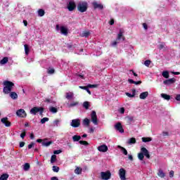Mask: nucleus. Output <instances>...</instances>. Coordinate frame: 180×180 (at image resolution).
Segmentation results:
<instances>
[{
    "mask_svg": "<svg viewBox=\"0 0 180 180\" xmlns=\"http://www.w3.org/2000/svg\"><path fill=\"white\" fill-rule=\"evenodd\" d=\"M4 88H3V92L6 95H8L12 92V88L15 86V83L9 81V80H6L3 82Z\"/></svg>",
    "mask_w": 180,
    "mask_h": 180,
    "instance_id": "obj_1",
    "label": "nucleus"
},
{
    "mask_svg": "<svg viewBox=\"0 0 180 180\" xmlns=\"http://www.w3.org/2000/svg\"><path fill=\"white\" fill-rule=\"evenodd\" d=\"M144 156L146 157V158L150 159V152H148V150L145 147H142L141 148V153H138V158L140 161H143V160H144Z\"/></svg>",
    "mask_w": 180,
    "mask_h": 180,
    "instance_id": "obj_2",
    "label": "nucleus"
},
{
    "mask_svg": "<svg viewBox=\"0 0 180 180\" xmlns=\"http://www.w3.org/2000/svg\"><path fill=\"white\" fill-rule=\"evenodd\" d=\"M77 11L84 13V12H86L88 11V3L86 1H82L77 4Z\"/></svg>",
    "mask_w": 180,
    "mask_h": 180,
    "instance_id": "obj_3",
    "label": "nucleus"
},
{
    "mask_svg": "<svg viewBox=\"0 0 180 180\" xmlns=\"http://www.w3.org/2000/svg\"><path fill=\"white\" fill-rule=\"evenodd\" d=\"M39 115H43V112H44V108H41V107H34L32 108L30 111V113H31V115H37V113H39Z\"/></svg>",
    "mask_w": 180,
    "mask_h": 180,
    "instance_id": "obj_4",
    "label": "nucleus"
},
{
    "mask_svg": "<svg viewBox=\"0 0 180 180\" xmlns=\"http://www.w3.org/2000/svg\"><path fill=\"white\" fill-rule=\"evenodd\" d=\"M91 120L95 126H98V115H96V112L95 110H93L91 113Z\"/></svg>",
    "mask_w": 180,
    "mask_h": 180,
    "instance_id": "obj_5",
    "label": "nucleus"
},
{
    "mask_svg": "<svg viewBox=\"0 0 180 180\" xmlns=\"http://www.w3.org/2000/svg\"><path fill=\"white\" fill-rule=\"evenodd\" d=\"M101 179L108 180V179H110V176H112V173H110L109 171L101 172Z\"/></svg>",
    "mask_w": 180,
    "mask_h": 180,
    "instance_id": "obj_6",
    "label": "nucleus"
},
{
    "mask_svg": "<svg viewBox=\"0 0 180 180\" xmlns=\"http://www.w3.org/2000/svg\"><path fill=\"white\" fill-rule=\"evenodd\" d=\"M67 8L69 12H72V11H75V8H77V4H75L74 1H69Z\"/></svg>",
    "mask_w": 180,
    "mask_h": 180,
    "instance_id": "obj_7",
    "label": "nucleus"
},
{
    "mask_svg": "<svg viewBox=\"0 0 180 180\" xmlns=\"http://www.w3.org/2000/svg\"><path fill=\"white\" fill-rule=\"evenodd\" d=\"M1 122L6 127H11L12 126V123L8 120V117H3L1 120Z\"/></svg>",
    "mask_w": 180,
    "mask_h": 180,
    "instance_id": "obj_8",
    "label": "nucleus"
},
{
    "mask_svg": "<svg viewBox=\"0 0 180 180\" xmlns=\"http://www.w3.org/2000/svg\"><path fill=\"white\" fill-rule=\"evenodd\" d=\"M70 126L72 127H79L81 126V120L79 119L72 120Z\"/></svg>",
    "mask_w": 180,
    "mask_h": 180,
    "instance_id": "obj_9",
    "label": "nucleus"
},
{
    "mask_svg": "<svg viewBox=\"0 0 180 180\" xmlns=\"http://www.w3.org/2000/svg\"><path fill=\"white\" fill-rule=\"evenodd\" d=\"M16 115L18 116V117H26L27 116L26 111H25L23 109L18 110Z\"/></svg>",
    "mask_w": 180,
    "mask_h": 180,
    "instance_id": "obj_10",
    "label": "nucleus"
},
{
    "mask_svg": "<svg viewBox=\"0 0 180 180\" xmlns=\"http://www.w3.org/2000/svg\"><path fill=\"white\" fill-rule=\"evenodd\" d=\"M120 178L121 180H126V170L123 168L120 169Z\"/></svg>",
    "mask_w": 180,
    "mask_h": 180,
    "instance_id": "obj_11",
    "label": "nucleus"
},
{
    "mask_svg": "<svg viewBox=\"0 0 180 180\" xmlns=\"http://www.w3.org/2000/svg\"><path fill=\"white\" fill-rule=\"evenodd\" d=\"M115 129L120 131V133H124V129H123V126H122V123L117 122L115 125Z\"/></svg>",
    "mask_w": 180,
    "mask_h": 180,
    "instance_id": "obj_12",
    "label": "nucleus"
},
{
    "mask_svg": "<svg viewBox=\"0 0 180 180\" xmlns=\"http://www.w3.org/2000/svg\"><path fill=\"white\" fill-rule=\"evenodd\" d=\"M98 150L101 153H106V151H108L109 150V148H108V146L103 144V145L98 146Z\"/></svg>",
    "mask_w": 180,
    "mask_h": 180,
    "instance_id": "obj_13",
    "label": "nucleus"
},
{
    "mask_svg": "<svg viewBox=\"0 0 180 180\" xmlns=\"http://www.w3.org/2000/svg\"><path fill=\"white\" fill-rule=\"evenodd\" d=\"M92 5H93L94 9H100L101 11H102V9H103V5L101 4H98V2H96V1L93 2Z\"/></svg>",
    "mask_w": 180,
    "mask_h": 180,
    "instance_id": "obj_14",
    "label": "nucleus"
},
{
    "mask_svg": "<svg viewBox=\"0 0 180 180\" xmlns=\"http://www.w3.org/2000/svg\"><path fill=\"white\" fill-rule=\"evenodd\" d=\"M176 81V79H175V78H172V79L165 80L163 82V84L165 85H171V84H175Z\"/></svg>",
    "mask_w": 180,
    "mask_h": 180,
    "instance_id": "obj_15",
    "label": "nucleus"
},
{
    "mask_svg": "<svg viewBox=\"0 0 180 180\" xmlns=\"http://www.w3.org/2000/svg\"><path fill=\"white\" fill-rule=\"evenodd\" d=\"M123 33H124L123 30H120V32L117 37V40H121V39H122L123 41H124V40H126V37H124V36H123Z\"/></svg>",
    "mask_w": 180,
    "mask_h": 180,
    "instance_id": "obj_16",
    "label": "nucleus"
},
{
    "mask_svg": "<svg viewBox=\"0 0 180 180\" xmlns=\"http://www.w3.org/2000/svg\"><path fill=\"white\" fill-rule=\"evenodd\" d=\"M60 33L67 36L68 34V30L65 27H60Z\"/></svg>",
    "mask_w": 180,
    "mask_h": 180,
    "instance_id": "obj_17",
    "label": "nucleus"
},
{
    "mask_svg": "<svg viewBox=\"0 0 180 180\" xmlns=\"http://www.w3.org/2000/svg\"><path fill=\"white\" fill-rule=\"evenodd\" d=\"M148 96V91L142 92V93L139 95L140 99H146Z\"/></svg>",
    "mask_w": 180,
    "mask_h": 180,
    "instance_id": "obj_18",
    "label": "nucleus"
},
{
    "mask_svg": "<svg viewBox=\"0 0 180 180\" xmlns=\"http://www.w3.org/2000/svg\"><path fill=\"white\" fill-rule=\"evenodd\" d=\"M143 143H150V141H153V138L151 137H143L142 138Z\"/></svg>",
    "mask_w": 180,
    "mask_h": 180,
    "instance_id": "obj_19",
    "label": "nucleus"
},
{
    "mask_svg": "<svg viewBox=\"0 0 180 180\" xmlns=\"http://www.w3.org/2000/svg\"><path fill=\"white\" fill-rule=\"evenodd\" d=\"M24 49H25V53L26 56H29V53L30 52V48H29V45L25 44L24 45Z\"/></svg>",
    "mask_w": 180,
    "mask_h": 180,
    "instance_id": "obj_20",
    "label": "nucleus"
},
{
    "mask_svg": "<svg viewBox=\"0 0 180 180\" xmlns=\"http://www.w3.org/2000/svg\"><path fill=\"white\" fill-rule=\"evenodd\" d=\"M158 175L160 176V178H165V173H164V171H162L161 169L158 170Z\"/></svg>",
    "mask_w": 180,
    "mask_h": 180,
    "instance_id": "obj_21",
    "label": "nucleus"
},
{
    "mask_svg": "<svg viewBox=\"0 0 180 180\" xmlns=\"http://www.w3.org/2000/svg\"><path fill=\"white\" fill-rule=\"evenodd\" d=\"M10 97L11 99H18V94L15 91L10 92Z\"/></svg>",
    "mask_w": 180,
    "mask_h": 180,
    "instance_id": "obj_22",
    "label": "nucleus"
},
{
    "mask_svg": "<svg viewBox=\"0 0 180 180\" xmlns=\"http://www.w3.org/2000/svg\"><path fill=\"white\" fill-rule=\"evenodd\" d=\"M73 97H74V93L72 92L66 93V96H65L66 99H72Z\"/></svg>",
    "mask_w": 180,
    "mask_h": 180,
    "instance_id": "obj_23",
    "label": "nucleus"
},
{
    "mask_svg": "<svg viewBox=\"0 0 180 180\" xmlns=\"http://www.w3.org/2000/svg\"><path fill=\"white\" fill-rule=\"evenodd\" d=\"M161 96L163 98V99H165V101H169V99H171V96L167 94H161Z\"/></svg>",
    "mask_w": 180,
    "mask_h": 180,
    "instance_id": "obj_24",
    "label": "nucleus"
},
{
    "mask_svg": "<svg viewBox=\"0 0 180 180\" xmlns=\"http://www.w3.org/2000/svg\"><path fill=\"white\" fill-rule=\"evenodd\" d=\"M54 142H53V141H50L48 142H42V146H44V147H49V146H51V144H53Z\"/></svg>",
    "mask_w": 180,
    "mask_h": 180,
    "instance_id": "obj_25",
    "label": "nucleus"
},
{
    "mask_svg": "<svg viewBox=\"0 0 180 180\" xmlns=\"http://www.w3.org/2000/svg\"><path fill=\"white\" fill-rule=\"evenodd\" d=\"M8 178H9V174H3L0 176V180H8Z\"/></svg>",
    "mask_w": 180,
    "mask_h": 180,
    "instance_id": "obj_26",
    "label": "nucleus"
},
{
    "mask_svg": "<svg viewBox=\"0 0 180 180\" xmlns=\"http://www.w3.org/2000/svg\"><path fill=\"white\" fill-rule=\"evenodd\" d=\"M8 57H4V58H3V59L0 61V64H1V65H4L6 64V63H8Z\"/></svg>",
    "mask_w": 180,
    "mask_h": 180,
    "instance_id": "obj_27",
    "label": "nucleus"
},
{
    "mask_svg": "<svg viewBox=\"0 0 180 180\" xmlns=\"http://www.w3.org/2000/svg\"><path fill=\"white\" fill-rule=\"evenodd\" d=\"M45 13H46V12L44 11V9L39 8V9L38 10V16L41 17V16H43L44 15H45Z\"/></svg>",
    "mask_w": 180,
    "mask_h": 180,
    "instance_id": "obj_28",
    "label": "nucleus"
},
{
    "mask_svg": "<svg viewBox=\"0 0 180 180\" xmlns=\"http://www.w3.org/2000/svg\"><path fill=\"white\" fill-rule=\"evenodd\" d=\"M75 173L77 175H80V174H82V169L81 167H77L75 169Z\"/></svg>",
    "mask_w": 180,
    "mask_h": 180,
    "instance_id": "obj_29",
    "label": "nucleus"
},
{
    "mask_svg": "<svg viewBox=\"0 0 180 180\" xmlns=\"http://www.w3.org/2000/svg\"><path fill=\"white\" fill-rule=\"evenodd\" d=\"M29 169H30V164L29 163H25L23 165V170L24 171H29Z\"/></svg>",
    "mask_w": 180,
    "mask_h": 180,
    "instance_id": "obj_30",
    "label": "nucleus"
},
{
    "mask_svg": "<svg viewBox=\"0 0 180 180\" xmlns=\"http://www.w3.org/2000/svg\"><path fill=\"white\" fill-rule=\"evenodd\" d=\"M49 111L51 113H57V112H58V109H57V108H55V107H50Z\"/></svg>",
    "mask_w": 180,
    "mask_h": 180,
    "instance_id": "obj_31",
    "label": "nucleus"
},
{
    "mask_svg": "<svg viewBox=\"0 0 180 180\" xmlns=\"http://www.w3.org/2000/svg\"><path fill=\"white\" fill-rule=\"evenodd\" d=\"M57 161V155H52L51 158V163L54 164Z\"/></svg>",
    "mask_w": 180,
    "mask_h": 180,
    "instance_id": "obj_32",
    "label": "nucleus"
},
{
    "mask_svg": "<svg viewBox=\"0 0 180 180\" xmlns=\"http://www.w3.org/2000/svg\"><path fill=\"white\" fill-rule=\"evenodd\" d=\"M73 141H79L81 140V136L75 135L72 136Z\"/></svg>",
    "mask_w": 180,
    "mask_h": 180,
    "instance_id": "obj_33",
    "label": "nucleus"
},
{
    "mask_svg": "<svg viewBox=\"0 0 180 180\" xmlns=\"http://www.w3.org/2000/svg\"><path fill=\"white\" fill-rule=\"evenodd\" d=\"M83 108H84V109H86V110H88V109H89V102L84 101L83 103Z\"/></svg>",
    "mask_w": 180,
    "mask_h": 180,
    "instance_id": "obj_34",
    "label": "nucleus"
},
{
    "mask_svg": "<svg viewBox=\"0 0 180 180\" xmlns=\"http://www.w3.org/2000/svg\"><path fill=\"white\" fill-rule=\"evenodd\" d=\"M89 123H91V120H89V119H88V118H85L83 120V124L84 126H89Z\"/></svg>",
    "mask_w": 180,
    "mask_h": 180,
    "instance_id": "obj_35",
    "label": "nucleus"
},
{
    "mask_svg": "<svg viewBox=\"0 0 180 180\" xmlns=\"http://www.w3.org/2000/svg\"><path fill=\"white\" fill-rule=\"evenodd\" d=\"M162 75L164 78H169V72L168 71L162 72Z\"/></svg>",
    "mask_w": 180,
    "mask_h": 180,
    "instance_id": "obj_36",
    "label": "nucleus"
},
{
    "mask_svg": "<svg viewBox=\"0 0 180 180\" xmlns=\"http://www.w3.org/2000/svg\"><path fill=\"white\" fill-rule=\"evenodd\" d=\"M128 144H136V138H130L128 141Z\"/></svg>",
    "mask_w": 180,
    "mask_h": 180,
    "instance_id": "obj_37",
    "label": "nucleus"
},
{
    "mask_svg": "<svg viewBox=\"0 0 180 180\" xmlns=\"http://www.w3.org/2000/svg\"><path fill=\"white\" fill-rule=\"evenodd\" d=\"M118 147H119V148L121 149L124 155H127L128 153H127V150H126V148H124V147H122L120 146Z\"/></svg>",
    "mask_w": 180,
    "mask_h": 180,
    "instance_id": "obj_38",
    "label": "nucleus"
},
{
    "mask_svg": "<svg viewBox=\"0 0 180 180\" xmlns=\"http://www.w3.org/2000/svg\"><path fill=\"white\" fill-rule=\"evenodd\" d=\"M54 72H56V70H54V68H49L47 70V73L51 75L54 74Z\"/></svg>",
    "mask_w": 180,
    "mask_h": 180,
    "instance_id": "obj_39",
    "label": "nucleus"
},
{
    "mask_svg": "<svg viewBox=\"0 0 180 180\" xmlns=\"http://www.w3.org/2000/svg\"><path fill=\"white\" fill-rule=\"evenodd\" d=\"M79 143L82 146H89V143H88L86 141H79Z\"/></svg>",
    "mask_w": 180,
    "mask_h": 180,
    "instance_id": "obj_40",
    "label": "nucleus"
},
{
    "mask_svg": "<svg viewBox=\"0 0 180 180\" xmlns=\"http://www.w3.org/2000/svg\"><path fill=\"white\" fill-rule=\"evenodd\" d=\"M49 120H50L49 117H44L41 120V124H44V123H46V122H49Z\"/></svg>",
    "mask_w": 180,
    "mask_h": 180,
    "instance_id": "obj_41",
    "label": "nucleus"
},
{
    "mask_svg": "<svg viewBox=\"0 0 180 180\" xmlns=\"http://www.w3.org/2000/svg\"><path fill=\"white\" fill-rule=\"evenodd\" d=\"M52 170L53 172H58V171H60V167H58V166H53Z\"/></svg>",
    "mask_w": 180,
    "mask_h": 180,
    "instance_id": "obj_42",
    "label": "nucleus"
},
{
    "mask_svg": "<svg viewBox=\"0 0 180 180\" xmlns=\"http://www.w3.org/2000/svg\"><path fill=\"white\" fill-rule=\"evenodd\" d=\"M150 64H151V60H145L144 65H146V67H150Z\"/></svg>",
    "mask_w": 180,
    "mask_h": 180,
    "instance_id": "obj_43",
    "label": "nucleus"
},
{
    "mask_svg": "<svg viewBox=\"0 0 180 180\" xmlns=\"http://www.w3.org/2000/svg\"><path fill=\"white\" fill-rule=\"evenodd\" d=\"M88 88H96L98 86V84H87Z\"/></svg>",
    "mask_w": 180,
    "mask_h": 180,
    "instance_id": "obj_44",
    "label": "nucleus"
},
{
    "mask_svg": "<svg viewBox=\"0 0 180 180\" xmlns=\"http://www.w3.org/2000/svg\"><path fill=\"white\" fill-rule=\"evenodd\" d=\"M78 103H79L78 101H76V102L70 103V108H72L74 106H77V105H78Z\"/></svg>",
    "mask_w": 180,
    "mask_h": 180,
    "instance_id": "obj_45",
    "label": "nucleus"
},
{
    "mask_svg": "<svg viewBox=\"0 0 180 180\" xmlns=\"http://www.w3.org/2000/svg\"><path fill=\"white\" fill-rule=\"evenodd\" d=\"M34 146V142H31L29 145H28V149L30 150V148H33V146Z\"/></svg>",
    "mask_w": 180,
    "mask_h": 180,
    "instance_id": "obj_46",
    "label": "nucleus"
},
{
    "mask_svg": "<svg viewBox=\"0 0 180 180\" xmlns=\"http://www.w3.org/2000/svg\"><path fill=\"white\" fill-rule=\"evenodd\" d=\"M164 47H165V44H161L158 46L159 50H162V49H164Z\"/></svg>",
    "mask_w": 180,
    "mask_h": 180,
    "instance_id": "obj_47",
    "label": "nucleus"
},
{
    "mask_svg": "<svg viewBox=\"0 0 180 180\" xmlns=\"http://www.w3.org/2000/svg\"><path fill=\"white\" fill-rule=\"evenodd\" d=\"M126 96H128V98H134V95L130 94V93H125Z\"/></svg>",
    "mask_w": 180,
    "mask_h": 180,
    "instance_id": "obj_48",
    "label": "nucleus"
},
{
    "mask_svg": "<svg viewBox=\"0 0 180 180\" xmlns=\"http://www.w3.org/2000/svg\"><path fill=\"white\" fill-rule=\"evenodd\" d=\"M46 140H47V139H44V140L41 139H37V143H43V141H46Z\"/></svg>",
    "mask_w": 180,
    "mask_h": 180,
    "instance_id": "obj_49",
    "label": "nucleus"
},
{
    "mask_svg": "<svg viewBox=\"0 0 180 180\" xmlns=\"http://www.w3.org/2000/svg\"><path fill=\"white\" fill-rule=\"evenodd\" d=\"M89 34H90L89 32H84L83 33V36H84V37H88L89 36Z\"/></svg>",
    "mask_w": 180,
    "mask_h": 180,
    "instance_id": "obj_50",
    "label": "nucleus"
},
{
    "mask_svg": "<svg viewBox=\"0 0 180 180\" xmlns=\"http://www.w3.org/2000/svg\"><path fill=\"white\" fill-rule=\"evenodd\" d=\"M119 112L121 115H123V113H124V108H120Z\"/></svg>",
    "mask_w": 180,
    "mask_h": 180,
    "instance_id": "obj_51",
    "label": "nucleus"
},
{
    "mask_svg": "<svg viewBox=\"0 0 180 180\" xmlns=\"http://www.w3.org/2000/svg\"><path fill=\"white\" fill-rule=\"evenodd\" d=\"M61 153H62L61 150H57L53 151V154H55V155L61 154Z\"/></svg>",
    "mask_w": 180,
    "mask_h": 180,
    "instance_id": "obj_52",
    "label": "nucleus"
},
{
    "mask_svg": "<svg viewBox=\"0 0 180 180\" xmlns=\"http://www.w3.org/2000/svg\"><path fill=\"white\" fill-rule=\"evenodd\" d=\"M169 178H173L174 176V170H171L169 173Z\"/></svg>",
    "mask_w": 180,
    "mask_h": 180,
    "instance_id": "obj_53",
    "label": "nucleus"
},
{
    "mask_svg": "<svg viewBox=\"0 0 180 180\" xmlns=\"http://www.w3.org/2000/svg\"><path fill=\"white\" fill-rule=\"evenodd\" d=\"M111 46H112V47L117 46V41H114L111 42Z\"/></svg>",
    "mask_w": 180,
    "mask_h": 180,
    "instance_id": "obj_54",
    "label": "nucleus"
},
{
    "mask_svg": "<svg viewBox=\"0 0 180 180\" xmlns=\"http://www.w3.org/2000/svg\"><path fill=\"white\" fill-rule=\"evenodd\" d=\"M79 88L80 89H84V91H86V89L88 88V86H79Z\"/></svg>",
    "mask_w": 180,
    "mask_h": 180,
    "instance_id": "obj_55",
    "label": "nucleus"
},
{
    "mask_svg": "<svg viewBox=\"0 0 180 180\" xmlns=\"http://www.w3.org/2000/svg\"><path fill=\"white\" fill-rule=\"evenodd\" d=\"M25 136H26V131L21 133L20 134L21 139H25Z\"/></svg>",
    "mask_w": 180,
    "mask_h": 180,
    "instance_id": "obj_56",
    "label": "nucleus"
},
{
    "mask_svg": "<svg viewBox=\"0 0 180 180\" xmlns=\"http://www.w3.org/2000/svg\"><path fill=\"white\" fill-rule=\"evenodd\" d=\"M143 29H145V30H147L148 29V26L146 22L143 23Z\"/></svg>",
    "mask_w": 180,
    "mask_h": 180,
    "instance_id": "obj_57",
    "label": "nucleus"
},
{
    "mask_svg": "<svg viewBox=\"0 0 180 180\" xmlns=\"http://www.w3.org/2000/svg\"><path fill=\"white\" fill-rule=\"evenodd\" d=\"M55 126H58V123H60V120H56L54 122H53Z\"/></svg>",
    "mask_w": 180,
    "mask_h": 180,
    "instance_id": "obj_58",
    "label": "nucleus"
},
{
    "mask_svg": "<svg viewBox=\"0 0 180 180\" xmlns=\"http://www.w3.org/2000/svg\"><path fill=\"white\" fill-rule=\"evenodd\" d=\"M109 23H110V25L111 26H113V25H115V20L111 19V20H110Z\"/></svg>",
    "mask_w": 180,
    "mask_h": 180,
    "instance_id": "obj_59",
    "label": "nucleus"
},
{
    "mask_svg": "<svg viewBox=\"0 0 180 180\" xmlns=\"http://www.w3.org/2000/svg\"><path fill=\"white\" fill-rule=\"evenodd\" d=\"M176 101H178L180 102V94H177L175 98Z\"/></svg>",
    "mask_w": 180,
    "mask_h": 180,
    "instance_id": "obj_60",
    "label": "nucleus"
},
{
    "mask_svg": "<svg viewBox=\"0 0 180 180\" xmlns=\"http://www.w3.org/2000/svg\"><path fill=\"white\" fill-rule=\"evenodd\" d=\"M22 147H25V142L23 141L20 142V148H22Z\"/></svg>",
    "mask_w": 180,
    "mask_h": 180,
    "instance_id": "obj_61",
    "label": "nucleus"
},
{
    "mask_svg": "<svg viewBox=\"0 0 180 180\" xmlns=\"http://www.w3.org/2000/svg\"><path fill=\"white\" fill-rule=\"evenodd\" d=\"M76 77H79V78H82V79H84V75L77 74V75H76Z\"/></svg>",
    "mask_w": 180,
    "mask_h": 180,
    "instance_id": "obj_62",
    "label": "nucleus"
},
{
    "mask_svg": "<svg viewBox=\"0 0 180 180\" xmlns=\"http://www.w3.org/2000/svg\"><path fill=\"white\" fill-rule=\"evenodd\" d=\"M131 92H132V95H134V96H136V89H131Z\"/></svg>",
    "mask_w": 180,
    "mask_h": 180,
    "instance_id": "obj_63",
    "label": "nucleus"
},
{
    "mask_svg": "<svg viewBox=\"0 0 180 180\" xmlns=\"http://www.w3.org/2000/svg\"><path fill=\"white\" fill-rule=\"evenodd\" d=\"M128 82H129V84H134V80H133L131 79H129Z\"/></svg>",
    "mask_w": 180,
    "mask_h": 180,
    "instance_id": "obj_64",
    "label": "nucleus"
}]
</instances>
